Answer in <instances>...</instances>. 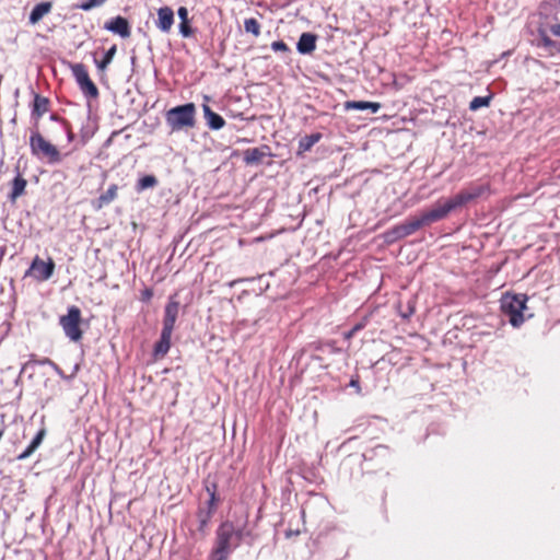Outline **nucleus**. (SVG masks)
Segmentation results:
<instances>
[{
  "instance_id": "f257e3e1",
  "label": "nucleus",
  "mask_w": 560,
  "mask_h": 560,
  "mask_svg": "<svg viewBox=\"0 0 560 560\" xmlns=\"http://www.w3.org/2000/svg\"><path fill=\"white\" fill-rule=\"evenodd\" d=\"M490 195L489 184L472 183L447 200H439L431 209L421 212L407 222L408 232H415L448 215L453 210L464 207L478 198Z\"/></svg>"
},
{
  "instance_id": "f03ea898",
  "label": "nucleus",
  "mask_w": 560,
  "mask_h": 560,
  "mask_svg": "<svg viewBox=\"0 0 560 560\" xmlns=\"http://www.w3.org/2000/svg\"><path fill=\"white\" fill-rule=\"evenodd\" d=\"M244 537V529H236L231 522L222 523L217 529L215 547L210 560H228L229 556L236 549Z\"/></svg>"
},
{
  "instance_id": "7ed1b4c3",
  "label": "nucleus",
  "mask_w": 560,
  "mask_h": 560,
  "mask_svg": "<svg viewBox=\"0 0 560 560\" xmlns=\"http://www.w3.org/2000/svg\"><path fill=\"white\" fill-rule=\"evenodd\" d=\"M196 106L194 103L175 106L165 114V120L172 131L192 128L196 124Z\"/></svg>"
},
{
  "instance_id": "20e7f679",
  "label": "nucleus",
  "mask_w": 560,
  "mask_h": 560,
  "mask_svg": "<svg viewBox=\"0 0 560 560\" xmlns=\"http://www.w3.org/2000/svg\"><path fill=\"white\" fill-rule=\"evenodd\" d=\"M525 294L505 293L501 299V310L512 326L518 327L524 323L523 311L526 308Z\"/></svg>"
},
{
  "instance_id": "39448f33",
  "label": "nucleus",
  "mask_w": 560,
  "mask_h": 560,
  "mask_svg": "<svg viewBox=\"0 0 560 560\" xmlns=\"http://www.w3.org/2000/svg\"><path fill=\"white\" fill-rule=\"evenodd\" d=\"M30 148L34 156L46 159L49 164L61 162L59 150L47 141L38 131H33L30 137Z\"/></svg>"
},
{
  "instance_id": "423d86ee",
  "label": "nucleus",
  "mask_w": 560,
  "mask_h": 560,
  "mask_svg": "<svg viewBox=\"0 0 560 560\" xmlns=\"http://www.w3.org/2000/svg\"><path fill=\"white\" fill-rule=\"evenodd\" d=\"M81 311L77 306H70L66 315L60 316L59 324L62 327L65 335L71 341H79L82 338V330L80 329Z\"/></svg>"
},
{
  "instance_id": "0eeeda50",
  "label": "nucleus",
  "mask_w": 560,
  "mask_h": 560,
  "mask_svg": "<svg viewBox=\"0 0 560 560\" xmlns=\"http://www.w3.org/2000/svg\"><path fill=\"white\" fill-rule=\"evenodd\" d=\"M70 69L81 92L89 98H96L98 96V90L90 79L85 66L83 63H73L70 66Z\"/></svg>"
},
{
  "instance_id": "6e6552de",
  "label": "nucleus",
  "mask_w": 560,
  "mask_h": 560,
  "mask_svg": "<svg viewBox=\"0 0 560 560\" xmlns=\"http://www.w3.org/2000/svg\"><path fill=\"white\" fill-rule=\"evenodd\" d=\"M54 270L55 262L52 259L49 258L48 261H44L36 256L25 272V277L31 276L37 281H46L52 276Z\"/></svg>"
},
{
  "instance_id": "1a4fd4ad",
  "label": "nucleus",
  "mask_w": 560,
  "mask_h": 560,
  "mask_svg": "<svg viewBox=\"0 0 560 560\" xmlns=\"http://www.w3.org/2000/svg\"><path fill=\"white\" fill-rule=\"evenodd\" d=\"M104 28L108 32L119 35L122 38L130 36V24L127 19L116 16L104 24Z\"/></svg>"
},
{
  "instance_id": "9d476101",
  "label": "nucleus",
  "mask_w": 560,
  "mask_h": 560,
  "mask_svg": "<svg viewBox=\"0 0 560 560\" xmlns=\"http://www.w3.org/2000/svg\"><path fill=\"white\" fill-rule=\"evenodd\" d=\"M179 312V302L175 299V296H171L165 306L164 318H163V328L174 330V326Z\"/></svg>"
},
{
  "instance_id": "9b49d317",
  "label": "nucleus",
  "mask_w": 560,
  "mask_h": 560,
  "mask_svg": "<svg viewBox=\"0 0 560 560\" xmlns=\"http://www.w3.org/2000/svg\"><path fill=\"white\" fill-rule=\"evenodd\" d=\"M174 23V12L170 7H162L158 10L156 26L164 33H168Z\"/></svg>"
},
{
  "instance_id": "f8f14e48",
  "label": "nucleus",
  "mask_w": 560,
  "mask_h": 560,
  "mask_svg": "<svg viewBox=\"0 0 560 560\" xmlns=\"http://www.w3.org/2000/svg\"><path fill=\"white\" fill-rule=\"evenodd\" d=\"M317 36L313 33H302L300 36L296 49L302 55L312 54L316 49Z\"/></svg>"
},
{
  "instance_id": "ddd939ff",
  "label": "nucleus",
  "mask_w": 560,
  "mask_h": 560,
  "mask_svg": "<svg viewBox=\"0 0 560 560\" xmlns=\"http://www.w3.org/2000/svg\"><path fill=\"white\" fill-rule=\"evenodd\" d=\"M202 112L203 117L206 119V124L211 130H220L224 127L225 121L223 117L214 113L209 105L202 104Z\"/></svg>"
},
{
  "instance_id": "4468645a",
  "label": "nucleus",
  "mask_w": 560,
  "mask_h": 560,
  "mask_svg": "<svg viewBox=\"0 0 560 560\" xmlns=\"http://www.w3.org/2000/svg\"><path fill=\"white\" fill-rule=\"evenodd\" d=\"M46 436V429L43 427L38 430L34 439L31 441L28 446L18 455V460H24L28 458L43 443L44 439Z\"/></svg>"
},
{
  "instance_id": "2eb2a0df",
  "label": "nucleus",
  "mask_w": 560,
  "mask_h": 560,
  "mask_svg": "<svg viewBox=\"0 0 560 560\" xmlns=\"http://www.w3.org/2000/svg\"><path fill=\"white\" fill-rule=\"evenodd\" d=\"M173 330L162 328L160 340L154 346V355L164 357L171 348Z\"/></svg>"
},
{
  "instance_id": "dca6fc26",
  "label": "nucleus",
  "mask_w": 560,
  "mask_h": 560,
  "mask_svg": "<svg viewBox=\"0 0 560 560\" xmlns=\"http://www.w3.org/2000/svg\"><path fill=\"white\" fill-rule=\"evenodd\" d=\"M51 3L48 1L37 3L30 14V23L33 25L38 23L46 14L51 11Z\"/></svg>"
},
{
  "instance_id": "f3484780",
  "label": "nucleus",
  "mask_w": 560,
  "mask_h": 560,
  "mask_svg": "<svg viewBox=\"0 0 560 560\" xmlns=\"http://www.w3.org/2000/svg\"><path fill=\"white\" fill-rule=\"evenodd\" d=\"M26 185V179L23 178L20 173H18V175L12 180V188L9 195V199L11 201H15L19 197H21L25 191Z\"/></svg>"
},
{
  "instance_id": "a211bd4d",
  "label": "nucleus",
  "mask_w": 560,
  "mask_h": 560,
  "mask_svg": "<svg viewBox=\"0 0 560 560\" xmlns=\"http://www.w3.org/2000/svg\"><path fill=\"white\" fill-rule=\"evenodd\" d=\"M48 110V100L46 97H43L40 95H35L34 103H33V109H32V116L35 119L40 118Z\"/></svg>"
},
{
  "instance_id": "6ab92c4d",
  "label": "nucleus",
  "mask_w": 560,
  "mask_h": 560,
  "mask_svg": "<svg viewBox=\"0 0 560 560\" xmlns=\"http://www.w3.org/2000/svg\"><path fill=\"white\" fill-rule=\"evenodd\" d=\"M266 155L267 153L261 148L247 149L244 152V162L246 164H257L260 163Z\"/></svg>"
},
{
  "instance_id": "aec40b11",
  "label": "nucleus",
  "mask_w": 560,
  "mask_h": 560,
  "mask_svg": "<svg viewBox=\"0 0 560 560\" xmlns=\"http://www.w3.org/2000/svg\"><path fill=\"white\" fill-rule=\"evenodd\" d=\"M118 186L113 184L96 200V208L101 209L110 203L117 197Z\"/></svg>"
},
{
  "instance_id": "412c9836",
  "label": "nucleus",
  "mask_w": 560,
  "mask_h": 560,
  "mask_svg": "<svg viewBox=\"0 0 560 560\" xmlns=\"http://www.w3.org/2000/svg\"><path fill=\"white\" fill-rule=\"evenodd\" d=\"M346 108L358 110L370 109L372 113H376L381 108V104L364 101H351L346 103Z\"/></svg>"
},
{
  "instance_id": "4be33fe9",
  "label": "nucleus",
  "mask_w": 560,
  "mask_h": 560,
  "mask_svg": "<svg viewBox=\"0 0 560 560\" xmlns=\"http://www.w3.org/2000/svg\"><path fill=\"white\" fill-rule=\"evenodd\" d=\"M322 138L319 132L304 136L299 141V149L303 152L310 151Z\"/></svg>"
},
{
  "instance_id": "5701e85b",
  "label": "nucleus",
  "mask_w": 560,
  "mask_h": 560,
  "mask_svg": "<svg viewBox=\"0 0 560 560\" xmlns=\"http://www.w3.org/2000/svg\"><path fill=\"white\" fill-rule=\"evenodd\" d=\"M158 185V179L154 175H145L141 177L136 184V190L141 192L145 189L153 188Z\"/></svg>"
},
{
  "instance_id": "b1692460",
  "label": "nucleus",
  "mask_w": 560,
  "mask_h": 560,
  "mask_svg": "<svg viewBox=\"0 0 560 560\" xmlns=\"http://www.w3.org/2000/svg\"><path fill=\"white\" fill-rule=\"evenodd\" d=\"M491 96H476L469 104L470 110H478L481 107H487L490 104Z\"/></svg>"
},
{
  "instance_id": "393cba45",
  "label": "nucleus",
  "mask_w": 560,
  "mask_h": 560,
  "mask_svg": "<svg viewBox=\"0 0 560 560\" xmlns=\"http://www.w3.org/2000/svg\"><path fill=\"white\" fill-rule=\"evenodd\" d=\"M244 28L247 33L253 34L254 36H259L260 34V25L256 19H246L244 21Z\"/></svg>"
},
{
  "instance_id": "a878e982",
  "label": "nucleus",
  "mask_w": 560,
  "mask_h": 560,
  "mask_svg": "<svg viewBox=\"0 0 560 560\" xmlns=\"http://www.w3.org/2000/svg\"><path fill=\"white\" fill-rule=\"evenodd\" d=\"M115 54H116V46H112L105 52L103 60H101V61L95 60L97 68L101 70H104L112 62Z\"/></svg>"
},
{
  "instance_id": "bb28decb",
  "label": "nucleus",
  "mask_w": 560,
  "mask_h": 560,
  "mask_svg": "<svg viewBox=\"0 0 560 560\" xmlns=\"http://www.w3.org/2000/svg\"><path fill=\"white\" fill-rule=\"evenodd\" d=\"M378 453H383V446L382 445H377L376 447L372 448V450H368L363 453V458H364V466L363 468L364 469H368L369 468V462H372L377 455Z\"/></svg>"
},
{
  "instance_id": "cd10ccee",
  "label": "nucleus",
  "mask_w": 560,
  "mask_h": 560,
  "mask_svg": "<svg viewBox=\"0 0 560 560\" xmlns=\"http://www.w3.org/2000/svg\"><path fill=\"white\" fill-rule=\"evenodd\" d=\"M43 363H47L49 364L54 371L60 376L62 377L63 380H70L72 376H74V374L78 372L79 370V366L75 365L74 369H73V373L70 375V376H67L63 371L56 364L54 363L52 361H50L49 359H45Z\"/></svg>"
},
{
  "instance_id": "c85d7f7f",
  "label": "nucleus",
  "mask_w": 560,
  "mask_h": 560,
  "mask_svg": "<svg viewBox=\"0 0 560 560\" xmlns=\"http://www.w3.org/2000/svg\"><path fill=\"white\" fill-rule=\"evenodd\" d=\"M107 0H88L82 2L79 8L83 11H90L96 7L103 5Z\"/></svg>"
},
{
  "instance_id": "c756f323",
  "label": "nucleus",
  "mask_w": 560,
  "mask_h": 560,
  "mask_svg": "<svg viewBox=\"0 0 560 560\" xmlns=\"http://www.w3.org/2000/svg\"><path fill=\"white\" fill-rule=\"evenodd\" d=\"M539 34V45L546 48H550L555 46V42L547 35L544 30H538Z\"/></svg>"
},
{
  "instance_id": "7c9ffc66",
  "label": "nucleus",
  "mask_w": 560,
  "mask_h": 560,
  "mask_svg": "<svg viewBox=\"0 0 560 560\" xmlns=\"http://www.w3.org/2000/svg\"><path fill=\"white\" fill-rule=\"evenodd\" d=\"M179 33L183 37H189L192 34V30L188 21L179 23Z\"/></svg>"
},
{
  "instance_id": "2f4dec72",
  "label": "nucleus",
  "mask_w": 560,
  "mask_h": 560,
  "mask_svg": "<svg viewBox=\"0 0 560 560\" xmlns=\"http://www.w3.org/2000/svg\"><path fill=\"white\" fill-rule=\"evenodd\" d=\"M271 49L273 51H288L289 47L288 45L282 40H277L271 44Z\"/></svg>"
},
{
  "instance_id": "473e14b6",
  "label": "nucleus",
  "mask_w": 560,
  "mask_h": 560,
  "mask_svg": "<svg viewBox=\"0 0 560 560\" xmlns=\"http://www.w3.org/2000/svg\"><path fill=\"white\" fill-rule=\"evenodd\" d=\"M178 18L180 19V22L188 21V10L185 7H179L177 10Z\"/></svg>"
},
{
  "instance_id": "72a5a7b5",
  "label": "nucleus",
  "mask_w": 560,
  "mask_h": 560,
  "mask_svg": "<svg viewBox=\"0 0 560 560\" xmlns=\"http://www.w3.org/2000/svg\"><path fill=\"white\" fill-rule=\"evenodd\" d=\"M361 327L359 325L354 326L352 329L345 332V338L350 339Z\"/></svg>"
},
{
  "instance_id": "f704fd0d",
  "label": "nucleus",
  "mask_w": 560,
  "mask_h": 560,
  "mask_svg": "<svg viewBox=\"0 0 560 560\" xmlns=\"http://www.w3.org/2000/svg\"><path fill=\"white\" fill-rule=\"evenodd\" d=\"M550 31H551V33H552L555 36L560 37V23H557V24L552 25V26L550 27Z\"/></svg>"
},
{
  "instance_id": "c9c22d12",
  "label": "nucleus",
  "mask_w": 560,
  "mask_h": 560,
  "mask_svg": "<svg viewBox=\"0 0 560 560\" xmlns=\"http://www.w3.org/2000/svg\"><path fill=\"white\" fill-rule=\"evenodd\" d=\"M214 502H215V492L213 490V491L210 492V499H209V506H210V509L214 508Z\"/></svg>"
},
{
  "instance_id": "e433bc0d",
  "label": "nucleus",
  "mask_w": 560,
  "mask_h": 560,
  "mask_svg": "<svg viewBox=\"0 0 560 560\" xmlns=\"http://www.w3.org/2000/svg\"><path fill=\"white\" fill-rule=\"evenodd\" d=\"M350 385H351V386H355V387H357V386H358V381L352 380V381L350 382Z\"/></svg>"
},
{
  "instance_id": "4c0bfd02",
  "label": "nucleus",
  "mask_w": 560,
  "mask_h": 560,
  "mask_svg": "<svg viewBox=\"0 0 560 560\" xmlns=\"http://www.w3.org/2000/svg\"><path fill=\"white\" fill-rule=\"evenodd\" d=\"M377 456H381V457H382V453H378V455H377ZM380 463H383V459H382V458L380 459Z\"/></svg>"
},
{
  "instance_id": "58836bf2",
  "label": "nucleus",
  "mask_w": 560,
  "mask_h": 560,
  "mask_svg": "<svg viewBox=\"0 0 560 560\" xmlns=\"http://www.w3.org/2000/svg\"><path fill=\"white\" fill-rule=\"evenodd\" d=\"M68 139L72 140V135L71 133H69Z\"/></svg>"
}]
</instances>
